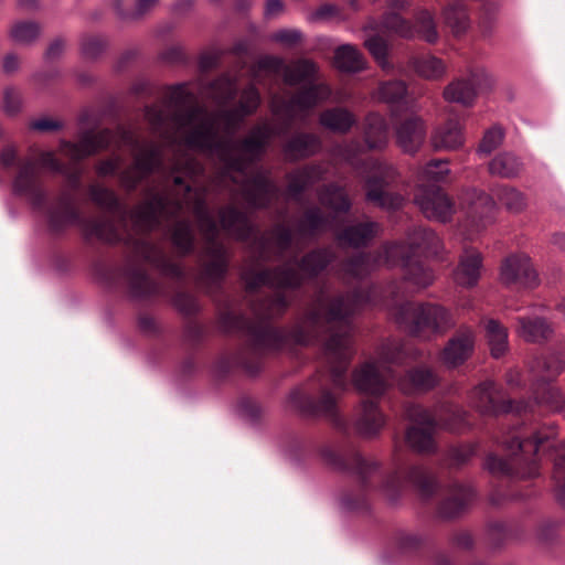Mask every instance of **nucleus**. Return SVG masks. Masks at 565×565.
<instances>
[{
  "instance_id": "6e6d98bb",
  "label": "nucleus",
  "mask_w": 565,
  "mask_h": 565,
  "mask_svg": "<svg viewBox=\"0 0 565 565\" xmlns=\"http://www.w3.org/2000/svg\"><path fill=\"white\" fill-rule=\"evenodd\" d=\"M284 61L280 57L273 55L262 56L255 66L252 68V76L256 78L258 76L259 71H269L274 74H278L281 71L284 72Z\"/></svg>"
},
{
  "instance_id": "864d4df0",
  "label": "nucleus",
  "mask_w": 565,
  "mask_h": 565,
  "mask_svg": "<svg viewBox=\"0 0 565 565\" xmlns=\"http://www.w3.org/2000/svg\"><path fill=\"white\" fill-rule=\"evenodd\" d=\"M365 46L369 52L373 55V57L377 61V63L382 66V68H387L388 63L386 61L387 55V44L384 39L379 35L370 36L365 41Z\"/></svg>"
},
{
  "instance_id": "09e8293b",
  "label": "nucleus",
  "mask_w": 565,
  "mask_h": 565,
  "mask_svg": "<svg viewBox=\"0 0 565 565\" xmlns=\"http://www.w3.org/2000/svg\"><path fill=\"white\" fill-rule=\"evenodd\" d=\"M284 456L290 462L298 465L310 454L309 444L299 437H290L285 441Z\"/></svg>"
},
{
  "instance_id": "ea45409f",
  "label": "nucleus",
  "mask_w": 565,
  "mask_h": 565,
  "mask_svg": "<svg viewBox=\"0 0 565 565\" xmlns=\"http://www.w3.org/2000/svg\"><path fill=\"white\" fill-rule=\"evenodd\" d=\"M412 66L420 77L431 81L443 78L447 72L445 62L431 54H422L414 57Z\"/></svg>"
},
{
  "instance_id": "423d86ee",
  "label": "nucleus",
  "mask_w": 565,
  "mask_h": 565,
  "mask_svg": "<svg viewBox=\"0 0 565 565\" xmlns=\"http://www.w3.org/2000/svg\"><path fill=\"white\" fill-rule=\"evenodd\" d=\"M557 428L550 424L540 428L525 427L524 419L518 418L513 427L502 434L498 443L508 451V458L489 454L484 466L494 476L507 478H534L539 475L537 452L540 449L552 452L554 459L553 478L557 499L565 505V443L555 445Z\"/></svg>"
},
{
  "instance_id": "b1692460",
  "label": "nucleus",
  "mask_w": 565,
  "mask_h": 565,
  "mask_svg": "<svg viewBox=\"0 0 565 565\" xmlns=\"http://www.w3.org/2000/svg\"><path fill=\"white\" fill-rule=\"evenodd\" d=\"M386 424V416L376 402L363 401L355 414L354 428L363 438H375Z\"/></svg>"
},
{
  "instance_id": "e2e57ef3",
  "label": "nucleus",
  "mask_w": 565,
  "mask_h": 565,
  "mask_svg": "<svg viewBox=\"0 0 565 565\" xmlns=\"http://www.w3.org/2000/svg\"><path fill=\"white\" fill-rule=\"evenodd\" d=\"M29 127L32 130L45 132L60 129L62 127V124L52 118L42 117L30 121Z\"/></svg>"
},
{
  "instance_id": "f03ea898",
  "label": "nucleus",
  "mask_w": 565,
  "mask_h": 565,
  "mask_svg": "<svg viewBox=\"0 0 565 565\" xmlns=\"http://www.w3.org/2000/svg\"><path fill=\"white\" fill-rule=\"evenodd\" d=\"M77 142L62 141L61 152L74 161H81L100 150L115 146L126 148L132 156V163L119 171L122 164L120 156L100 161L96 171L100 177L118 175L120 185L128 192L158 172L164 180L160 188L148 186L146 199L128 209L117 194L99 184L88 186L93 203L118 220V225L109 218L120 238L111 244L124 243L128 249V259L122 276L129 292L135 299H148L163 295L162 288L146 271L141 263H148L163 276L177 282H183L185 273L166 253L161 244L152 243L140 234H148L159 227L164 220L180 216L184 206L196 218L198 228L204 241L203 253L209 260H202L195 276V284L215 301L223 292V282L227 274V252L220 242V227L207 206L206 186L185 184L182 175L195 179L204 174V166L192 154H173L169 163L164 162L163 149L156 141L141 138L131 128L118 126L97 130L99 121L92 111L79 117Z\"/></svg>"
},
{
  "instance_id": "9b49d317",
  "label": "nucleus",
  "mask_w": 565,
  "mask_h": 565,
  "mask_svg": "<svg viewBox=\"0 0 565 565\" xmlns=\"http://www.w3.org/2000/svg\"><path fill=\"white\" fill-rule=\"evenodd\" d=\"M565 369V359L559 354L536 358L530 365L533 379L532 393L536 405L556 412L563 407L564 398L553 381Z\"/></svg>"
},
{
  "instance_id": "f3484780",
  "label": "nucleus",
  "mask_w": 565,
  "mask_h": 565,
  "mask_svg": "<svg viewBox=\"0 0 565 565\" xmlns=\"http://www.w3.org/2000/svg\"><path fill=\"white\" fill-rule=\"evenodd\" d=\"M500 280L507 287L534 288L539 285V276L525 254L508 256L500 268Z\"/></svg>"
},
{
  "instance_id": "5fc2aeb1",
  "label": "nucleus",
  "mask_w": 565,
  "mask_h": 565,
  "mask_svg": "<svg viewBox=\"0 0 565 565\" xmlns=\"http://www.w3.org/2000/svg\"><path fill=\"white\" fill-rule=\"evenodd\" d=\"M82 53L86 58L94 60L98 57L106 47V41L100 36L89 35L82 40Z\"/></svg>"
},
{
  "instance_id": "412c9836",
  "label": "nucleus",
  "mask_w": 565,
  "mask_h": 565,
  "mask_svg": "<svg viewBox=\"0 0 565 565\" xmlns=\"http://www.w3.org/2000/svg\"><path fill=\"white\" fill-rule=\"evenodd\" d=\"M439 383V374L427 365L414 366L397 380L399 390L405 394H424L433 391Z\"/></svg>"
},
{
  "instance_id": "1a4fd4ad",
  "label": "nucleus",
  "mask_w": 565,
  "mask_h": 565,
  "mask_svg": "<svg viewBox=\"0 0 565 565\" xmlns=\"http://www.w3.org/2000/svg\"><path fill=\"white\" fill-rule=\"evenodd\" d=\"M339 154L351 164L364 182L365 200L385 211H395L402 207L404 198L393 191L398 181L396 169L388 162L369 158L360 160L362 151L359 141H351L339 147Z\"/></svg>"
},
{
  "instance_id": "393cba45",
  "label": "nucleus",
  "mask_w": 565,
  "mask_h": 565,
  "mask_svg": "<svg viewBox=\"0 0 565 565\" xmlns=\"http://www.w3.org/2000/svg\"><path fill=\"white\" fill-rule=\"evenodd\" d=\"M322 142L318 135L306 131H298L282 145V153L289 162H296L310 158L318 153Z\"/></svg>"
},
{
  "instance_id": "4be33fe9",
  "label": "nucleus",
  "mask_w": 565,
  "mask_h": 565,
  "mask_svg": "<svg viewBox=\"0 0 565 565\" xmlns=\"http://www.w3.org/2000/svg\"><path fill=\"white\" fill-rule=\"evenodd\" d=\"M222 230L237 241H247L254 233V225L248 214L233 204L218 210Z\"/></svg>"
},
{
  "instance_id": "f8f14e48",
  "label": "nucleus",
  "mask_w": 565,
  "mask_h": 565,
  "mask_svg": "<svg viewBox=\"0 0 565 565\" xmlns=\"http://www.w3.org/2000/svg\"><path fill=\"white\" fill-rule=\"evenodd\" d=\"M331 88L326 83H309L303 85L289 99L277 98L273 103V113L284 119L286 128L302 114L306 116L319 103L329 99Z\"/></svg>"
},
{
  "instance_id": "f257e3e1",
  "label": "nucleus",
  "mask_w": 565,
  "mask_h": 565,
  "mask_svg": "<svg viewBox=\"0 0 565 565\" xmlns=\"http://www.w3.org/2000/svg\"><path fill=\"white\" fill-rule=\"evenodd\" d=\"M334 259L331 248H316L301 259L295 256L290 263L245 273L248 294L267 286L270 296L252 303L254 319L238 315L226 306L218 316V324L225 333L246 337L250 356L241 359L242 366L252 375L259 372L264 354L323 342L327 371L311 383L292 390L288 407L301 416L323 418L337 429L347 430V422L339 408L338 391L347 387V371L354 354L351 317L366 306L393 308L399 324L409 333H444L455 326L451 313L435 303L404 301L407 292L403 281H392L385 287L372 286L330 298L321 287L306 316L291 329L276 328L269 321L282 316L289 307L285 290L300 288L306 278L318 277Z\"/></svg>"
},
{
  "instance_id": "f704fd0d",
  "label": "nucleus",
  "mask_w": 565,
  "mask_h": 565,
  "mask_svg": "<svg viewBox=\"0 0 565 565\" xmlns=\"http://www.w3.org/2000/svg\"><path fill=\"white\" fill-rule=\"evenodd\" d=\"M318 74V65L308 58H299L292 65L284 67L282 79L288 86L308 85L315 83Z\"/></svg>"
},
{
  "instance_id": "c03bdc74",
  "label": "nucleus",
  "mask_w": 565,
  "mask_h": 565,
  "mask_svg": "<svg viewBox=\"0 0 565 565\" xmlns=\"http://www.w3.org/2000/svg\"><path fill=\"white\" fill-rule=\"evenodd\" d=\"M522 169L520 159L511 152H502L489 162V172L500 178H513Z\"/></svg>"
},
{
  "instance_id": "72a5a7b5",
  "label": "nucleus",
  "mask_w": 565,
  "mask_h": 565,
  "mask_svg": "<svg viewBox=\"0 0 565 565\" xmlns=\"http://www.w3.org/2000/svg\"><path fill=\"white\" fill-rule=\"evenodd\" d=\"M364 142L370 150L382 149L388 141V127L384 117L371 113L364 119Z\"/></svg>"
},
{
  "instance_id": "a18cd8bd",
  "label": "nucleus",
  "mask_w": 565,
  "mask_h": 565,
  "mask_svg": "<svg viewBox=\"0 0 565 565\" xmlns=\"http://www.w3.org/2000/svg\"><path fill=\"white\" fill-rule=\"evenodd\" d=\"M486 335L491 350V355L501 358L508 349V331L497 320L490 319L486 323Z\"/></svg>"
},
{
  "instance_id": "a211bd4d",
  "label": "nucleus",
  "mask_w": 565,
  "mask_h": 565,
  "mask_svg": "<svg viewBox=\"0 0 565 565\" xmlns=\"http://www.w3.org/2000/svg\"><path fill=\"white\" fill-rule=\"evenodd\" d=\"M415 203L429 220L447 222L455 212L454 203L438 186L419 184L415 193Z\"/></svg>"
},
{
  "instance_id": "338daca9",
  "label": "nucleus",
  "mask_w": 565,
  "mask_h": 565,
  "mask_svg": "<svg viewBox=\"0 0 565 565\" xmlns=\"http://www.w3.org/2000/svg\"><path fill=\"white\" fill-rule=\"evenodd\" d=\"M452 543L458 548L468 550L472 546L473 541L468 532H460L454 536Z\"/></svg>"
},
{
  "instance_id": "4468645a",
  "label": "nucleus",
  "mask_w": 565,
  "mask_h": 565,
  "mask_svg": "<svg viewBox=\"0 0 565 565\" xmlns=\"http://www.w3.org/2000/svg\"><path fill=\"white\" fill-rule=\"evenodd\" d=\"M416 26L398 13H386L383 17V28L392 34L412 39L418 34L428 43H436L439 34L436 29L434 15L425 9L419 10L415 15Z\"/></svg>"
},
{
  "instance_id": "7ed1b4c3",
  "label": "nucleus",
  "mask_w": 565,
  "mask_h": 565,
  "mask_svg": "<svg viewBox=\"0 0 565 565\" xmlns=\"http://www.w3.org/2000/svg\"><path fill=\"white\" fill-rule=\"evenodd\" d=\"M246 117L235 107L209 114L196 103L195 95L185 83L169 88L163 106L145 107V118L151 130L175 149L174 154L185 153L179 149L183 145L215 157L222 164L217 184L239 183L249 207L267 209L279 194L277 184L268 171L259 170L252 177L247 171L260 160L274 129L264 122L254 126L246 137L235 139Z\"/></svg>"
},
{
  "instance_id": "49530a36",
  "label": "nucleus",
  "mask_w": 565,
  "mask_h": 565,
  "mask_svg": "<svg viewBox=\"0 0 565 565\" xmlns=\"http://www.w3.org/2000/svg\"><path fill=\"white\" fill-rule=\"evenodd\" d=\"M448 160L433 159L417 171V180L419 184L437 183L446 181L450 173Z\"/></svg>"
},
{
  "instance_id": "a19ab883",
  "label": "nucleus",
  "mask_w": 565,
  "mask_h": 565,
  "mask_svg": "<svg viewBox=\"0 0 565 565\" xmlns=\"http://www.w3.org/2000/svg\"><path fill=\"white\" fill-rule=\"evenodd\" d=\"M334 64L342 72L358 73L365 67V60L354 46L343 44L334 52Z\"/></svg>"
},
{
  "instance_id": "39448f33",
  "label": "nucleus",
  "mask_w": 565,
  "mask_h": 565,
  "mask_svg": "<svg viewBox=\"0 0 565 565\" xmlns=\"http://www.w3.org/2000/svg\"><path fill=\"white\" fill-rule=\"evenodd\" d=\"M320 456L329 466L353 476L360 483L359 488L344 492L340 498L341 509L348 512L365 511L367 493L372 491L394 503L407 484H413L424 499H430L438 489L436 480L422 466L408 463L397 450L391 470H384L377 460L354 449L337 450L326 446L321 448Z\"/></svg>"
},
{
  "instance_id": "0e129e2a",
  "label": "nucleus",
  "mask_w": 565,
  "mask_h": 565,
  "mask_svg": "<svg viewBox=\"0 0 565 565\" xmlns=\"http://www.w3.org/2000/svg\"><path fill=\"white\" fill-rule=\"evenodd\" d=\"M159 0H136L135 11L131 13L132 18H139L153 9Z\"/></svg>"
},
{
  "instance_id": "052dcab7",
  "label": "nucleus",
  "mask_w": 565,
  "mask_h": 565,
  "mask_svg": "<svg viewBox=\"0 0 565 565\" xmlns=\"http://www.w3.org/2000/svg\"><path fill=\"white\" fill-rule=\"evenodd\" d=\"M238 412L246 419L255 422L260 415V407L256 402L244 398L238 404Z\"/></svg>"
},
{
  "instance_id": "ddd939ff",
  "label": "nucleus",
  "mask_w": 565,
  "mask_h": 565,
  "mask_svg": "<svg viewBox=\"0 0 565 565\" xmlns=\"http://www.w3.org/2000/svg\"><path fill=\"white\" fill-rule=\"evenodd\" d=\"M469 404L481 415L498 416L501 414L522 415L533 412V404L530 402H514L504 399L498 385L487 380L470 392Z\"/></svg>"
},
{
  "instance_id": "c756f323",
  "label": "nucleus",
  "mask_w": 565,
  "mask_h": 565,
  "mask_svg": "<svg viewBox=\"0 0 565 565\" xmlns=\"http://www.w3.org/2000/svg\"><path fill=\"white\" fill-rule=\"evenodd\" d=\"M436 150H455L463 145L462 125L457 118H450L439 126L431 137Z\"/></svg>"
},
{
  "instance_id": "6e6552de",
  "label": "nucleus",
  "mask_w": 565,
  "mask_h": 565,
  "mask_svg": "<svg viewBox=\"0 0 565 565\" xmlns=\"http://www.w3.org/2000/svg\"><path fill=\"white\" fill-rule=\"evenodd\" d=\"M404 415L412 423L406 429L405 441L411 449L424 455L437 451L435 434L438 428L450 433H462L471 428L468 412L448 402L437 405L434 412L409 403L405 406Z\"/></svg>"
},
{
  "instance_id": "5701e85b",
  "label": "nucleus",
  "mask_w": 565,
  "mask_h": 565,
  "mask_svg": "<svg viewBox=\"0 0 565 565\" xmlns=\"http://www.w3.org/2000/svg\"><path fill=\"white\" fill-rule=\"evenodd\" d=\"M294 244V232L286 224L279 223L270 230V238L262 237L259 242L258 259L270 262V246L274 247V258L281 260Z\"/></svg>"
},
{
  "instance_id": "37998d69",
  "label": "nucleus",
  "mask_w": 565,
  "mask_h": 565,
  "mask_svg": "<svg viewBox=\"0 0 565 565\" xmlns=\"http://www.w3.org/2000/svg\"><path fill=\"white\" fill-rule=\"evenodd\" d=\"M237 95V78L228 74L221 75L210 85V96L220 105H226Z\"/></svg>"
},
{
  "instance_id": "4c0bfd02",
  "label": "nucleus",
  "mask_w": 565,
  "mask_h": 565,
  "mask_svg": "<svg viewBox=\"0 0 565 565\" xmlns=\"http://www.w3.org/2000/svg\"><path fill=\"white\" fill-rule=\"evenodd\" d=\"M443 19L455 35L463 34L470 26L468 9L460 0H454L444 8Z\"/></svg>"
},
{
  "instance_id": "13d9d810",
  "label": "nucleus",
  "mask_w": 565,
  "mask_h": 565,
  "mask_svg": "<svg viewBox=\"0 0 565 565\" xmlns=\"http://www.w3.org/2000/svg\"><path fill=\"white\" fill-rule=\"evenodd\" d=\"M503 140V132L500 128L493 127L489 129L479 146V152L489 154L497 149Z\"/></svg>"
},
{
  "instance_id": "bb28decb",
  "label": "nucleus",
  "mask_w": 565,
  "mask_h": 565,
  "mask_svg": "<svg viewBox=\"0 0 565 565\" xmlns=\"http://www.w3.org/2000/svg\"><path fill=\"white\" fill-rule=\"evenodd\" d=\"M381 231L375 221L356 222L345 226L339 234L338 241L351 247L367 245Z\"/></svg>"
},
{
  "instance_id": "c9c22d12",
  "label": "nucleus",
  "mask_w": 565,
  "mask_h": 565,
  "mask_svg": "<svg viewBox=\"0 0 565 565\" xmlns=\"http://www.w3.org/2000/svg\"><path fill=\"white\" fill-rule=\"evenodd\" d=\"M423 544V539L412 532H398L392 540L388 548L383 555L385 562H393L397 557L409 556Z\"/></svg>"
},
{
  "instance_id": "680f3d73",
  "label": "nucleus",
  "mask_w": 565,
  "mask_h": 565,
  "mask_svg": "<svg viewBox=\"0 0 565 565\" xmlns=\"http://www.w3.org/2000/svg\"><path fill=\"white\" fill-rule=\"evenodd\" d=\"M301 32L294 29H281L271 35V39L276 42L292 45L301 40Z\"/></svg>"
},
{
  "instance_id": "e433bc0d",
  "label": "nucleus",
  "mask_w": 565,
  "mask_h": 565,
  "mask_svg": "<svg viewBox=\"0 0 565 565\" xmlns=\"http://www.w3.org/2000/svg\"><path fill=\"white\" fill-rule=\"evenodd\" d=\"M319 202L335 213H348L351 209V201L343 186L337 183L323 185L318 191Z\"/></svg>"
},
{
  "instance_id": "c85d7f7f",
  "label": "nucleus",
  "mask_w": 565,
  "mask_h": 565,
  "mask_svg": "<svg viewBox=\"0 0 565 565\" xmlns=\"http://www.w3.org/2000/svg\"><path fill=\"white\" fill-rule=\"evenodd\" d=\"M332 220L326 215L320 207L307 209L297 223L299 236L306 241L315 239L320 233L330 228Z\"/></svg>"
},
{
  "instance_id": "dca6fc26",
  "label": "nucleus",
  "mask_w": 565,
  "mask_h": 565,
  "mask_svg": "<svg viewBox=\"0 0 565 565\" xmlns=\"http://www.w3.org/2000/svg\"><path fill=\"white\" fill-rule=\"evenodd\" d=\"M492 85V76L483 67H475L467 78H458L449 83L444 89V98L449 103L470 107L478 93L489 89Z\"/></svg>"
},
{
  "instance_id": "a878e982",
  "label": "nucleus",
  "mask_w": 565,
  "mask_h": 565,
  "mask_svg": "<svg viewBox=\"0 0 565 565\" xmlns=\"http://www.w3.org/2000/svg\"><path fill=\"white\" fill-rule=\"evenodd\" d=\"M426 129L423 120L411 116L396 127L398 146L408 153H415L425 140Z\"/></svg>"
},
{
  "instance_id": "de8ad7c7",
  "label": "nucleus",
  "mask_w": 565,
  "mask_h": 565,
  "mask_svg": "<svg viewBox=\"0 0 565 565\" xmlns=\"http://www.w3.org/2000/svg\"><path fill=\"white\" fill-rule=\"evenodd\" d=\"M493 195L511 213H519L526 206V199L519 190L498 185L493 189Z\"/></svg>"
},
{
  "instance_id": "20e7f679",
  "label": "nucleus",
  "mask_w": 565,
  "mask_h": 565,
  "mask_svg": "<svg viewBox=\"0 0 565 565\" xmlns=\"http://www.w3.org/2000/svg\"><path fill=\"white\" fill-rule=\"evenodd\" d=\"M0 163L4 169L14 168L12 191L26 199L32 207L43 214L52 233H61L71 225H76L85 241L113 243L120 238L110 220L83 215L68 193L61 194L54 201L49 199L41 171L65 174L66 167L52 151H41L38 158H20L14 147L8 146L0 152Z\"/></svg>"
},
{
  "instance_id": "7c9ffc66",
  "label": "nucleus",
  "mask_w": 565,
  "mask_h": 565,
  "mask_svg": "<svg viewBox=\"0 0 565 565\" xmlns=\"http://www.w3.org/2000/svg\"><path fill=\"white\" fill-rule=\"evenodd\" d=\"M324 169L319 164L306 166L288 174L287 190L291 198L299 201L303 192L322 179Z\"/></svg>"
},
{
  "instance_id": "bf43d9fd",
  "label": "nucleus",
  "mask_w": 565,
  "mask_h": 565,
  "mask_svg": "<svg viewBox=\"0 0 565 565\" xmlns=\"http://www.w3.org/2000/svg\"><path fill=\"white\" fill-rule=\"evenodd\" d=\"M21 105L20 94L13 87L4 88L2 102L4 113L9 116H14L20 111Z\"/></svg>"
},
{
  "instance_id": "69168bd1",
  "label": "nucleus",
  "mask_w": 565,
  "mask_h": 565,
  "mask_svg": "<svg viewBox=\"0 0 565 565\" xmlns=\"http://www.w3.org/2000/svg\"><path fill=\"white\" fill-rule=\"evenodd\" d=\"M64 47H65V44L62 39H56L53 42H51V44L49 45V47L45 52L46 60H55V58L60 57L62 55V53L64 52Z\"/></svg>"
},
{
  "instance_id": "774afa93",
  "label": "nucleus",
  "mask_w": 565,
  "mask_h": 565,
  "mask_svg": "<svg viewBox=\"0 0 565 565\" xmlns=\"http://www.w3.org/2000/svg\"><path fill=\"white\" fill-rule=\"evenodd\" d=\"M19 65H20V62H19L18 56L13 53H10V54L6 55V57L3 60L2 67H3L4 73L11 74V73L18 71Z\"/></svg>"
},
{
  "instance_id": "2eb2a0df",
  "label": "nucleus",
  "mask_w": 565,
  "mask_h": 565,
  "mask_svg": "<svg viewBox=\"0 0 565 565\" xmlns=\"http://www.w3.org/2000/svg\"><path fill=\"white\" fill-rule=\"evenodd\" d=\"M461 207L465 210L469 230L468 238L486 228L494 221L497 211L495 202L489 194L477 189H467L460 198Z\"/></svg>"
},
{
  "instance_id": "cd10ccee",
  "label": "nucleus",
  "mask_w": 565,
  "mask_h": 565,
  "mask_svg": "<svg viewBox=\"0 0 565 565\" xmlns=\"http://www.w3.org/2000/svg\"><path fill=\"white\" fill-rule=\"evenodd\" d=\"M375 96L380 102L387 104L393 113L409 108L407 86L404 81L392 79L380 83Z\"/></svg>"
},
{
  "instance_id": "603ef678",
  "label": "nucleus",
  "mask_w": 565,
  "mask_h": 565,
  "mask_svg": "<svg viewBox=\"0 0 565 565\" xmlns=\"http://www.w3.org/2000/svg\"><path fill=\"white\" fill-rule=\"evenodd\" d=\"M172 303L179 312L186 317L194 316L199 311L196 297L186 290L175 291Z\"/></svg>"
},
{
  "instance_id": "aec40b11",
  "label": "nucleus",
  "mask_w": 565,
  "mask_h": 565,
  "mask_svg": "<svg viewBox=\"0 0 565 565\" xmlns=\"http://www.w3.org/2000/svg\"><path fill=\"white\" fill-rule=\"evenodd\" d=\"M473 499L475 491L471 487L452 481L445 490L438 514L443 519H454L465 512Z\"/></svg>"
},
{
  "instance_id": "0eeeda50",
  "label": "nucleus",
  "mask_w": 565,
  "mask_h": 565,
  "mask_svg": "<svg viewBox=\"0 0 565 565\" xmlns=\"http://www.w3.org/2000/svg\"><path fill=\"white\" fill-rule=\"evenodd\" d=\"M441 243L437 234L426 227H415L408 233L407 242L386 243L377 255L359 253L341 263V271L349 278L362 279L381 264L402 265L405 281L415 290L430 286L435 280L433 269L417 256H438Z\"/></svg>"
},
{
  "instance_id": "473e14b6",
  "label": "nucleus",
  "mask_w": 565,
  "mask_h": 565,
  "mask_svg": "<svg viewBox=\"0 0 565 565\" xmlns=\"http://www.w3.org/2000/svg\"><path fill=\"white\" fill-rule=\"evenodd\" d=\"M319 124L332 132L347 134L356 125V117L348 108L335 106L321 111Z\"/></svg>"
},
{
  "instance_id": "58836bf2",
  "label": "nucleus",
  "mask_w": 565,
  "mask_h": 565,
  "mask_svg": "<svg viewBox=\"0 0 565 565\" xmlns=\"http://www.w3.org/2000/svg\"><path fill=\"white\" fill-rule=\"evenodd\" d=\"M171 242L181 256L189 255L195 248V235L192 223L186 218H179L171 227Z\"/></svg>"
},
{
  "instance_id": "4d7b16f0",
  "label": "nucleus",
  "mask_w": 565,
  "mask_h": 565,
  "mask_svg": "<svg viewBox=\"0 0 565 565\" xmlns=\"http://www.w3.org/2000/svg\"><path fill=\"white\" fill-rule=\"evenodd\" d=\"M477 445L467 444L449 449V460L454 466H462L467 463L477 454Z\"/></svg>"
},
{
  "instance_id": "3c124183",
  "label": "nucleus",
  "mask_w": 565,
  "mask_h": 565,
  "mask_svg": "<svg viewBox=\"0 0 565 565\" xmlns=\"http://www.w3.org/2000/svg\"><path fill=\"white\" fill-rule=\"evenodd\" d=\"M10 34L14 42L29 45L38 39L40 26L32 21L18 22L12 26Z\"/></svg>"
},
{
  "instance_id": "8fccbe9b",
  "label": "nucleus",
  "mask_w": 565,
  "mask_h": 565,
  "mask_svg": "<svg viewBox=\"0 0 565 565\" xmlns=\"http://www.w3.org/2000/svg\"><path fill=\"white\" fill-rule=\"evenodd\" d=\"M262 96L255 84H248L241 94V99L235 108L243 115L250 116L255 114L260 106Z\"/></svg>"
},
{
  "instance_id": "9d476101",
  "label": "nucleus",
  "mask_w": 565,
  "mask_h": 565,
  "mask_svg": "<svg viewBox=\"0 0 565 565\" xmlns=\"http://www.w3.org/2000/svg\"><path fill=\"white\" fill-rule=\"evenodd\" d=\"M405 347L397 340H387L379 349L377 358L364 363L353 373L355 387L372 396H382L395 380L393 365H402L406 359Z\"/></svg>"
},
{
  "instance_id": "2f4dec72",
  "label": "nucleus",
  "mask_w": 565,
  "mask_h": 565,
  "mask_svg": "<svg viewBox=\"0 0 565 565\" xmlns=\"http://www.w3.org/2000/svg\"><path fill=\"white\" fill-rule=\"evenodd\" d=\"M481 267V254L473 249L466 250L454 273L455 281L463 287L475 286L480 278Z\"/></svg>"
},
{
  "instance_id": "79ce46f5",
  "label": "nucleus",
  "mask_w": 565,
  "mask_h": 565,
  "mask_svg": "<svg viewBox=\"0 0 565 565\" xmlns=\"http://www.w3.org/2000/svg\"><path fill=\"white\" fill-rule=\"evenodd\" d=\"M518 321L519 334L529 342H540L552 333L550 324L542 318L520 317Z\"/></svg>"
},
{
  "instance_id": "6ab92c4d",
  "label": "nucleus",
  "mask_w": 565,
  "mask_h": 565,
  "mask_svg": "<svg viewBox=\"0 0 565 565\" xmlns=\"http://www.w3.org/2000/svg\"><path fill=\"white\" fill-rule=\"evenodd\" d=\"M473 349L475 333L470 329L459 330L443 349L440 362L447 369H456L471 356Z\"/></svg>"
}]
</instances>
